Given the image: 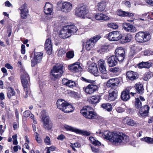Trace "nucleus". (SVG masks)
<instances>
[{"instance_id": "nucleus-51", "label": "nucleus", "mask_w": 153, "mask_h": 153, "mask_svg": "<svg viewBox=\"0 0 153 153\" xmlns=\"http://www.w3.org/2000/svg\"><path fill=\"white\" fill-rule=\"evenodd\" d=\"M64 128L67 130H69L74 131L76 133V130L77 129L74 128L71 126H69L68 125H64Z\"/></svg>"}, {"instance_id": "nucleus-61", "label": "nucleus", "mask_w": 153, "mask_h": 153, "mask_svg": "<svg viewBox=\"0 0 153 153\" xmlns=\"http://www.w3.org/2000/svg\"><path fill=\"white\" fill-rule=\"evenodd\" d=\"M12 28L11 27H7V33H8V34L7 36L8 37H10L12 33Z\"/></svg>"}, {"instance_id": "nucleus-27", "label": "nucleus", "mask_w": 153, "mask_h": 153, "mask_svg": "<svg viewBox=\"0 0 153 153\" xmlns=\"http://www.w3.org/2000/svg\"><path fill=\"white\" fill-rule=\"evenodd\" d=\"M126 77L130 80H134L137 78L138 76L137 73L130 71L127 72Z\"/></svg>"}, {"instance_id": "nucleus-14", "label": "nucleus", "mask_w": 153, "mask_h": 153, "mask_svg": "<svg viewBox=\"0 0 153 153\" xmlns=\"http://www.w3.org/2000/svg\"><path fill=\"white\" fill-rule=\"evenodd\" d=\"M98 68L100 72L102 74H107L106 66L105 61L103 59L100 60L98 64Z\"/></svg>"}, {"instance_id": "nucleus-5", "label": "nucleus", "mask_w": 153, "mask_h": 153, "mask_svg": "<svg viewBox=\"0 0 153 153\" xmlns=\"http://www.w3.org/2000/svg\"><path fill=\"white\" fill-rule=\"evenodd\" d=\"M42 120L43 122V127L46 129L49 130L52 128V123L48 116L46 114L45 110L42 111L41 113Z\"/></svg>"}, {"instance_id": "nucleus-26", "label": "nucleus", "mask_w": 153, "mask_h": 153, "mask_svg": "<svg viewBox=\"0 0 153 153\" xmlns=\"http://www.w3.org/2000/svg\"><path fill=\"white\" fill-rule=\"evenodd\" d=\"M117 90H110L109 91L108 100L111 101H114L117 98Z\"/></svg>"}, {"instance_id": "nucleus-40", "label": "nucleus", "mask_w": 153, "mask_h": 153, "mask_svg": "<svg viewBox=\"0 0 153 153\" xmlns=\"http://www.w3.org/2000/svg\"><path fill=\"white\" fill-rule=\"evenodd\" d=\"M151 64L147 62H142L139 63L138 65L139 68H149L151 66Z\"/></svg>"}, {"instance_id": "nucleus-58", "label": "nucleus", "mask_w": 153, "mask_h": 153, "mask_svg": "<svg viewBox=\"0 0 153 153\" xmlns=\"http://www.w3.org/2000/svg\"><path fill=\"white\" fill-rule=\"evenodd\" d=\"M52 5L48 2L46 3L45 6L44 7V8H51V9H52Z\"/></svg>"}, {"instance_id": "nucleus-15", "label": "nucleus", "mask_w": 153, "mask_h": 153, "mask_svg": "<svg viewBox=\"0 0 153 153\" xmlns=\"http://www.w3.org/2000/svg\"><path fill=\"white\" fill-rule=\"evenodd\" d=\"M122 26L124 30L127 32L135 33L136 31V28L132 24L125 22L122 24Z\"/></svg>"}, {"instance_id": "nucleus-52", "label": "nucleus", "mask_w": 153, "mask_h": 153, "mask_svg": "<svg viewBox=\"0 0 153 153\" xmlns=\"http://www.w3.org/2000/svg\"><path fill=\"white\" fill-rule=\"evenodd\" d=\"M108 27L114 29H116L118 27V25L115 23H111L108 25Z\"/></svg>"}, {"instance_id": "nucleus-23", "label": "nucleus", "mask_w": 153, "mask_h": 153, "mask_svg": "<svg viewBox=\"0 0 153 153\" xmlns=\"http://www.w3.org/2000/svg\"><path fill=\"white\" fill-rule=\"evenodd\" d=\"M114 134V131L111 132L108 131H106L103 132L102 137L108 140L109 141L112 142V140H111L113 139Z\"/></svg>"}, {"instance_id": "nucleus-38", "label": "nucleus", "mask_w": 153, "mask_h": 153, "mask_svg": "<svg viewBox=\"0 0 153 153\" xmlns=\"http://www.w3.org/2000/svg\"><path fill=\"white\" fill-rule=\"evenodd\" d=\"M89 140L92 144L94 145L95 146H99L101 145L100 142L92 137H89Z\"/></svg>"}, {"instance_id": "nucleus-42", "label": "nucleus", "mask_w": 153, "mask_h": 153, "mask_svg": "<svg viewBox=\"0 0 153 153\" xmlns=\"http://www.w3.org/2000/svg\"><path fill=\"white\" fill-rule=\"evenodd\" d=\"M101 107L104 109H105L108 111H110L112 110L111 105L108 103H103Z\"/></svg>"}, {"instance_id": "nucleus-16", "label": "nucleus", "mask_w": 153, "mask_h": 153, "mask_svg": "<svg viewBox=\"0 0 153 153\" xmlns=\"http://www.w3.org/2000/svg\"><path fill=\"white\" fill-rule=\"evenodd\" d=\"M71 35L69 30H68L66 26L62 28L59 32V36L61 38H67L69 37Z\"/></svg>"}, {"instance_id": "nucleus-19", "label": "nucleus", "mask_w": 153, "mask_h": 153, "mask_svg": "<svg viewBox=\"0 0 153 153\" xmlns=\"http://www.w3.org/2000/svg\"><path fill=\"white\" fill-rule=\"evenodd\" d=\"M68 69L73 71L78 72L82 69L80 64L78 62H76L68 66Z\"/></svg>"}, {"instance_id": "nucleus-46", "label": "nucleus", "mask_w": 153, "mask_h": 153, "mask_svg": "<svg viewBox=\"0 0 153 153\" xmlns=\"http://www.w3.org/2000/svg\"><path fill=\"white\" fill-rule=\"evenodd\" d=\"M101 37L100 35H98L94 36L92 38L90 39V40L94 42V44L95 45V43L97 42L101 38Z\"/></svg>"}, {"instance_id": "nucleus-24", "label": "nucleus", "mask_w": 153, "mask_h": 153, "mask_svg": "<svg viewBox=\"0 0 153 153\" xmlns=\"http://www.w3.org/2000/svg\"><path fill=\"white\" fill-rule=\"evenodd\" d=\"M67 102L63 100H58L56 104L58 108L63 111L66 106Z\"/></svg>"}, {"instance_id": "nucleus-9", "label": "nucleus", "mask_w": 153, "mask_h": 153, "mask_svg": "<svg viewBox=\"0 0 153 153\" xmlns=\"http://www.w3.org/2000/svg\"><path fill=\"white\" fill-rule=\"evenodd\" d=\"M29 80V76L25 71H24L22 73L21 80L24 90H26V89L30 88L28 81Z\"/></svg>"}, {"instance_id": "nucleus-43", "label": "nucleus", "mask_w": 153, "mask_h": 153, "mask_svg": "<svg viewBox=\"0 0 153 153\" xmlns=\"http://www.w3.org/2000/svg\"><path fill=\"white\" fill-rule=\"evenodd\" d=\"M135 106L137 109H140L141 108L142 103L139 98L135 99Z\"/></svg>"}, {"instance_id": "nucleus-62", "label": "nucleus", "mask_w": 153, "mask_h": 153, "mask_svg": "<svg viewBox=\"0 0 153 153\" xmlns=\"http://www.w3.org/2000/svg\"><path fill=\"white\" fill-rule=\"evenodd\" d=\"M101 77L102 79H107L109 78V76L107 74L101 75Z\"/></svg>"}, {"instance_id": "nucleus-35", "label": "nucleus", "mask_w": 153, "mask_h": 153, "mask_svg": "<svg viewBox=\"0 0 153 153\" xmlns=\"http://www.w3.org/2000/svg\"><path fill=\"white\" fill-rule=\"evenodd\" d=\"M95 45L94 42L90 39L87 41L85 45V48L87 51H90L93 49Z\"/></svg>"}, {"instance_id": "nucleus-12", "label": "nucleus", "mask_w": 153, "mask_h": 153, "mask_svg": "<svg viewBox=\"0 0 153 153\" xmlns=\"http://www.w3.org/2000/svg\"><path fill=\"white\" fill-rule=\"evenodd\" d=\"M115 55L117 57L118 61H123L125 57V51L124 49L122 47H120L115 50Z\"/></svg>"}, {"instance_id": "nucleus-47", "label": "nucleus", "mask_w": 153, "mask_h": 153, "mask_svg": "<svg viewBox=\"0 0 153 153\" xmlns=\"http://www.w3.org/2000/svg\"><path fill=\"white\" fill-rule=\"evenodd\" d=\"M153 76V74L151 72H149L145 74L144 80L146 81Z\"/></svg>"}, {"instance_id": "nucleus-31", "label": "nucleus", "mask_w": 153, "mask_h": 153, "mask_svg": "<svg viewBox=\"0 0 153 153\" xmlns=\"http://www.w3.org/2000/svg\"><path fill=\"white\" fill-rule=\"evenodd\" d=\"M117 13L119 16L123 17L127 16L128 17H131L134 16V14L132 13L123 11L121 10H118Z\"/></svg>"}, {"instance_id": "nucleus-28", "label": "nucleus", "mask_w": 153, "mask_h": 153, "mask_svg": "<svg viewBox=\"0 0 153 153\" xmlns=\"http://www.w3.org/2000/svg\"><path fill=\"white\" fill-rule=\"evenodd\" d=\"M95 17L98 20L106 21L109 19L108 16L102 13H97L95 15Z\"/></svg>"}, {"instance_id": "nucleus-63", "label": "nucleus", "mask_w": 153, "mask_h": 153, "mask_svg": "<svg viewBox=\"0 0 153 153\" xmlns=\"http://www.w3.org/2000/svg\"><path fill=\"white\" fill-rule=\"evenodd\" d=\"M21 52L23 54H24L25 53V46L24 45H22Z\"/></svg>"}, {"instance_id": "nucleus-21", "label": "nucleus", "mask_w": 153, "mask_h": 153, "mask_svg": "<svg viewBox=\"0 0 153 153\" xmlns=\"http://www.w3.org/2000/svg\"><path fill=\"white\" fill-rule=\"evenodd\" d=\"M62 83L70 88H73L76 86V84L74 81L65 78L62 79Z\"/></svg>"}, {"instance_id": "nucleus-10", "label": "nucleus", "mask_w": 153, "mask_h": 153, "mask_svg": "<svg viewBox=\"0 0 153 153\" xmlns=\"http://www.w3.org/2000/svg\"><path fill=\"white\" fill-rule=\"evenodd\" d=\"M62 1H60L57 3L58 5L61 4V9L62 11L65 13H68L71 11L72 8V4L69 2L65 1L62 3Z\"/></svg>"}, {"instance_id": "nucleus-6", "label": "nucleus", "mask_w": 153, "mask_h": 153, "mask_svg": "<svg viewBox=\"0 0 153 153\" xmlns=\"http://www.w3.org/2000/svg\"><path fill=\"white\" fill-rule=\"evenodd\" d=\"M150 35L148 33L139 32L135 36L136 41L138 42H143L149 40L151 38Z\"/></svg>"}, {"instance_id": "nucleus-17", "label": "nucleus", "mask_w": 153, "mask_h": 153, "mask_svg": "<svg viewBox=\"0 0 153 153\" xmlns=\"http://www.w3.org/2000/svg\"><path fill=\"white\" fill-rule=\"evenodd\" d=\"M120 32L118 31H114L109 33L108 38L110 41H118V38L120 35Z\"/></svg>"}, {"instance_id": "nucleus-18", "label": "nucleus", "mask_w": 153, "mask_h": 153, "mask_svg": "<svg viewBox=\"0 0 153 153\" xmlns=\"http://www.w3.org/2000/svg\"><path fill=\"white\" fill-rule=\"evenodd\" d=\"M118 61V60L117 57L114 55H113L108 58L106 62L109 67H112L117 64Z\"/></svg>"}, {"instance_id": "nucleus-30", "label": "nucleus", "mask_w": 153, "mask_h": 153, "mask_svg": "<svg viewBox=\"0 0 153 153\" xmlns=\"http://www.w3.org/2000/svg\"><path fill=\"white\" fill-rule=\"evenodd\" d=\"M123 121L128 126H133L136 124V122L133 120L128 117L123 119Z\"/></svg>"}, {"instance_id": "nucleus-41", "label": "nucleus", "mask_w": 153, "mask_h": 153, "mask_svg": "<svg viewBox=\"0 0 153 153\" xmlns=\"http://www.w3.org/2000/svg\"><path fill=\"white\" fill-rule=\"evenodd\" d=\"M76 133L79 134H81L82 135H85L86 136H89L91 134V133L90 132L86 131L79 130L78 129L76 130Z\"/></svg>"}, {"instance_id": "nucleus-2", "label": "nucleus", "mask_w": 153, "mask_h": 153, "mask_svg": "<svg viewBox=\"0 0 153 153\" xmlns=\"http://www.w3.org/2000/svg\"><path fill=\"white\" fill-rule=\"evenodd\" d=\"M81 114L86 118L89 119H96L97 114L93 111V108L90 106H85L80 111Z\"/></svg>"}, {"instance_id": "nucleus-48", "label": "nucleus", "mask_w": 153, "mask_h": 153, "mask_svg": "<svg viewBox=\"0 0 153 153\" xmlns=\"http://www.w3.org/2000/svg\"><path fill=\"white\" fill-rule=\"evenodd\" d=\"M143 140L149 144H153V138L148 137H146L143 138Z\"/></svg>"}, {"instance_id": "nucleus-7", "label": "nucleus", "mask_w": 153, "mask_h": 153, "mask_svg": "<svg viewBox=\"0 0 153 153\" xmlns=\"http://www.w3.org/2000/svg\"><path fill=\"white\" fill-rule=\"evenodd\" d=\"M120 83V80L118 78H112L108 80L106 85L108 88H111L110 90H115L118 87Z\"/></svg>"}, {"instance_id": "nucleus-44", "label": "nucleus", "mask_w": 153, "mask_h": 153, "mask_svg": "<svg viewBox=\"0 0 153 153\" xmlns=\"http://www.w3.org/2000/svg\"><path fill=\"white\" fill-rule=\"evenodd\" d=\"M125 43L129 42L132 39V35L130 34H124Z\"/></svg>"}, {"instance_id": "nucleus-36", "label": "nucleus", "mask_w": 153, "mask_h": 153, "mask_svg": "<svg viewBox=\"0 0 153 153\" xmlns=\"http://www.w3.org/2000/svg\"><path fill=\"white\" fill-rule=\"evenodd\" d=\"M106 2L104 1H102L98 4V10L99 11H102L105 9Z\"/></svg>"}, {"instance_id": "nucleus-50", "label": "nucleus", "mask_w": 153, "mask_h": 153, "mask_svg": "<svg viewBox=\"0 0 153 153\" xmlns=\"http://www.w3.org/2000/svg\"><path fill=\"white\" fill-rule=\"evenodd\" d=\"M121 68L119 67H116L114 68H111L110 69V71L113 73H117L120 72L121 71Z\"/></svg>"}, {"instance_id": "nucleus-8", "label": "nucleus", "mask_w": 153, "mask_h": 153, "mask_svg": "<svg viewBox=\"0 0 153 153\" xmlns=\"http://www.w3.org/2000/svg\"><path fill=\"white\" fill-rule=\"evenodd\" d=\"M43 58V53L42 52L35 53L34 56L31 60V65L33 67L37 64L40 63Z\"/></svg>"}, {"instance_id": "nucleus-37", "label": "nucleus", "mask_w": 153, "mask_h": 153, "mask_svg": "<svg viewBox=\"0 0 153 153\" xmlns=\"http://www.w3.org/2000/svg\"><path fill=\"white\" fill-rule=\"evenodd\" d=\"M64 110V111H63V112L65 113H68L72 112L74 110V108L72 105L67 103Z\"/></svg>"}, {"instance_id": "nucleus-56", "label": "nucleus", "mask_w": 153, "mask_h": 153, "mask_svg": "<svg viewBox=\"0 0 153 153\" xmlns=\"http://www.w3.org/2000/svg\"><path fill=\"white\" fill-rule=\"evenodd\" d=\"M44 141L46 144L48 145H51L50 139L48 136H47L44 139Z\"/></svg>"}, {"instance_id": "nucleus-3", "label": "nucleus", "mask_w": 153, "mask_h": 153, "mask_svg": "<svg viewBox=\"0 0 153 153\" xmlns=\"http://www.w3.org/2000/svg\"><path fill=\"white\" fill-rule=\"evenodd\" d=\"M63 66L61 64H57L54 66L51 72V75L54 78L60 77L63 73Z\"/></svg>"}, {"instance_id": "nucleus-49", "label": "nucleus", "mask_w": 153, "mask_h": 153, "mask_svg": "<svg viewBox=\"0 0 153 153\" xmlns=\"http://www.w3.org/2000/svg\"><path fill=\"white\" fill-rule=\"evenodd\" d=\"M120 40V42L122 43H125L124 34H122L120 33L118 38V41Z\"/></svg>"}, {"instance_id": "nucleus-57", "label": "nucleus", "mask_w": 153, "mask_h": 153, "mask_svg": "<svg viewBox=\"0 0 153 153\" xmlns=\"http://www.w3.org/2000/svg\"><path fill=\"white\" fill-rule=\"evenodd\" d=\"M82 78L83 80L84 81H85V82H86L93 83L94 82V81L92 80H91V79H86L85 78L83 77H82Z\"/></svg>"}, {"instance_id": "nucleus-22", "label": "nucleus", "mask_w": 153, "mask_h": 153, "mask_svg": "<svg viewBox=\"0 0 153 153\" xmlns=\"http://www.w3.org/2000/svg\"><path fill=\"white\" fill-rule=\"evenodd\" d=\"M150 107L146 105L143 106L140 108L139 114L140 116L144 117L147 116L149 112Z\"/></svg>"}, {"instance_id": "nucleus-11", "label": "nucleus", "mask_w": 153, "mask_h": 153, "mask_svg": "<svg viewBox=\"0 0 153 153\" xmlns=\"http://www.w3.org/2000/svg\"><path fill=\"white\" fill-rule=\"evenodd\" d=\"M83 90L87 94H91L97 91L98 87L95 85L89 84L86 87L83 88Z\"/></svg>"}, {"instance_id": "nucleus-34", "label": "nucleus", "mask_w": 153, "mask_h": 153, "mask_svg": "<svg viewBox=\"0 0 153 153\" xmlns=\"http://www.w3.org/2000/svg\"><path fill=\"white\" fill-rule=\"evenodd\" d=\"M100 96L98 95H95L92 96L90 99V102L92 104L97 103L100 101Z\"/></svg>"}, {"instance_id": "nucleus-33", "label": "nucleus", "mask_w": 153, "mask_h": 153, "mask_svg": "<svg viewBox=\"0 0 153 153\" xmlns=\"http://www.w3.org/2000/svg\"><path fill=\"white\" fill-rule=\"evenodd\" d=\"M129 91L126 90L123 91L121 94V98L122 100L124 101H127L130 98Z\"/></svg>"}, {"instance_id": "nucleus-1", "label": "nucleus", "mask_w": 153, "mask_h": 153, "mask_svg": "<svg viewBox=\"0 0 153 153\" xmlns=\"http://www.w3.org/2000/svg\"><path fill=\"white\" fill-rule=\"evenodd\" d=\"M112 142L117 145H123L126 144L129 141V137L122 132L114 131Z\"/></svg>"}, {"instance_id": "nucleus-54", "label": "nucleus", "mask_w": 153, "mask_h": 153, "mask_svg": "<svg viewBox=\"0 0 153 153\" xmlns=\"http://www.w3.org/2000/svg\"><path fill=\"white\" fill-rule=\"evenodd\" d=\"M52 11V9L51 8H44V12L46 14H50Z\"/></svg>"}, {"instance_id": "nucleus-4", "label": "nucleus", "mask_w": 153, "mask_h": 153, "mask_svg": "<svg viewBox=\"0 0 153 153\" xmlns=\"http://www.w3.org/2000/svg\"><path fill=\"white\" fill-rule=\"evenodd\" d=\"M88 13L86 6L82 4L79 5L75 10V14L76 16L82 18H85V16Z\"/></svg>"}, {"instance_id": "nucleus-64", "label": "nucleus", "mask_w": 153, "mask_h": 153, "mask_svg": "<svg viewBox=\"0 0 153 153\" xmlns=\"http://www.w3.org/2000/svg\"><path fill=\"white\" fill-rule=\"evenodd\" d=\"M65 136L63 134H61L59 135L57 137V139L58 140H60L62 141L65 138Z\"/></svg>"}, {"instance_id": "nucleus-45", "label": "nucleus", "mask_w": 153, "mask_h": 153, "mask_svg": "<svg viewBox=\"0 0 153 153\" xmlns=\"http://www.w3.org/2000/svg\"><path fill=\"white\" fill-rule=\"evenodd\" d=\"M74 56V53L73 51H68L66 53V57L68 58L71 59Z\"/></svg>"}, {"instance_id": "nucleus-55", "label": "nucleus", "mask_w": 153, "mask_h": 153, "mask_svg": "<svg viewBox=\"0 0 153 153\" xmlns=\"http://www.w3.org/2000/svg\"><path fill=\"white\" fill-rule=\"evenodd\" d=\"M24 91L25 93V95L24 94V97L25 98H26L28 97V95H29L30 94V88H27L26 89V90H24Z\"/></svg>"}, {"instance_id": "nucleus-60", "label": "nucleus", "mask_w": 153, "mask_h": 153, "mask_svg": "<svg viewBox=\"0 0 153 153\" xmlns=\"http://www.w3.org/2000/svg\"><path fill=\"white\" fill-rule=\"evenodd\" d=\"M118 113H122L124 111V109L121 107H118L116 109Z\"/></svg>"}, {"instance_id": "nucleus-53", "label": "nucleus", "mask_w": 153, "mask_h": 153, "mask_svg": "<svg viewBox=\"0 0 153 153\" xmlns=\"http://www.w3.org/2000/svg\"><path fill=\"white\" fill-rule=\"evenodd\" d=\"M34 135L36 141L38 143H41L42 142V140L40 137H38L39 134L37 132H35Z\"/></svg>"}, {"instance_id": "nucleus-13", "label": "nucleus", "mask_w": 153, "mask_h": 153, "mask_svg": "<svg viewBox=\"0 0 153 153\" xmlns=\"http://www.w3.org/2000/svg\"><path fill=\"white\" fill-rule=\"evenodd\" d=\"M20 10V14L22 19L26 18L28 15V11L27 8V4L25 3L21 5L18 9Z\"/></svg>"}, {"instance_id": "nucleus-20", "label": "nucleus", "mask_w": 153, "mask_h": 153, "mask_svg": "<svg viewBox=\"0 0 153 153\" xmlns=\"http://www.w3.org/2000/svg\"><path fill=\"white\" fill-rule=\"evenodd\" d=\"M88 71L93 74L95 76H98L99 75V71L96 64L92 63L89 66Z\"/></svg>"}, {"instance_id": "nucleus-25", "label": "nucleus", "mask_w": 153, "mask_h": 153, "mask_svg": "<svg viewBox=\"0 0 153 153\" xmlns=\"http://www.w3.org/2000/svg\"><path fill=\"white\" fill-rule=\"evenodd\" d=\"M45 47L47 53L49 55L51 54L52 45L51 40L50 39H48L46 40Z\"/></svg>"}, {"instance_id": "nucleus-39", "label": "nucleus", "mask_w": 153, "mask_h": 153, "mask_svg": "<svg viewBox=\"0 0 153 153\" xmlns=\"http://www.w3.org/2000/svg\"><path fill=\"white\" fill-rule=\"evenodd\" d=\"M7 90V96L10 99L14 95L15 93L13 89L10 87H8Z\"/></svg>"}, {"instance_id": "nucleus-32", "label": "nucleus", "mask_w": 153, "mask_h": 153, "mask_svg": "<svg viewBox=\"0 0 153 153\" xmlns=\"http://www.w3.org/2000/svg\"><path fill=\"white\" fill-rule=\"evenodd\" d=\"M66 26L68 30H69V32L70 33L71 35L75 33L78 30L76 27L75 26L74 24L68 25Z\"/></svg>"}, {"instance_id": "nucleus-59", "label": "nucleus", "mask_w": 153, "mask_h": 153, "mask_svg": "<svg viewBox=\"0 0 153 153\" xmlns=\"http://www.w3.org/2000/svg\"><path fill=\"white\" fill-rule=\"evenodd\" d=\"M30 113L29 111H26L23 113V115L26 117H28Z\"/></svg>"}, {"instance_id": "nucleus-29", "label": "nucleus", "mask_w": 153, "mask_h": 153, "mask_svg": "<svg viewBox=\"0 0 153 153\" xmlns=\"http://www.w3.org/2000/svg\"><path fill=\"white\" fill-rule=\"evenodd\" d=\"M134 87L137 93L141 94L144 92L143 85L141 83L138 82L136 84Z\"/></svg>"}]
</instances>
